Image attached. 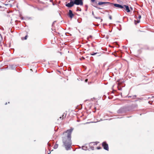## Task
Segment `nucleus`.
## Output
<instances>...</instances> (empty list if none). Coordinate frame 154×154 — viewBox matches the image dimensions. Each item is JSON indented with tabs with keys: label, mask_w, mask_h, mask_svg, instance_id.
Listing matches in <instances>:
<instances>
[{
	"label": "nucleus",
	"mask_w": 154,
	"mask_h": 154,
	"mask_svg": "<svg viewBox=\"0 0 154 154\" xmlns=\"http://www.w3.org/2000/svg\"><path fill=\"white\" fill-rule=\"evenodd\" d=\"M92 15H93V16H94V17L96 19H100V17H95L94 16V12L93 11H92Z\"/></svg>",
	"instance_id": "1a4fd4ad"
},
{
	"label": "nucleus",
	"mask_w": 154,
	"mask_h": 154,
	"mask_svg": "<svg viewBox=\"0 0 154 154\" xmlns=\"http://www.w3.org/2000/svg\"><path fill=\"white\" fill-rule=\"evenodd\" d=\"M136 20H134V23L135 24H136L137 23H138L140 22V20H137V23H136Z\"/></svg>",
	"instance_id": "ddd939ff"
},
{
	"label": "nucleus",
	"mask_w": 154,
	"mask_h": 154,
	"mask_svg": "<svg viewBox=\"0 0 154 154\" xmlns=\"http://www.w3.org/2000/svg\"><path fill=\"white\" fill-rule=\"evenodd\" d=\"M51 153V152H49L48 154H50Z\"/></svg>",
	"instance_id": "c85d7f7f"
},
{
	"label": "nucleus",
	"mask_w": 154,
	"mask_h": 154,
	"mask_svg": "<svg viewBox=\"0 0 154 154\" xmlns=\"http://www.w3.org/2000/svg\"><path fill=\"white\" fill-rule=\"evenodd\" d=\"M143 49L145 50H149V48L148 46L146 45L143 48Z\"/></svg>",
	"instance_id": "9d476101"
},
{
	"label": "nucleus",
	"mask_w": 154,
	"mask_h": 154,
	"mask_svg": "<svg viewBox=\"0 0 154 154\" xmlns=\"http://www.w3.org/2000/svg\"><path fill=\"white\" fill-rule=\"evenodd\" d=\"M2 7L0 5V8H1Z\"/></svg>",
	"instance_id": "7c9ffc66"
},
{
	"label": "nucleus",
	"mask_w": 154,
	"mask_h": 154,
	"mask_svg": "<svg viewBox=\"0 0 154 154\" xmlns=\"http://www.w3.org/2000/svg\"><path fill=\"white\" fill-rule=\"evenodd\" d=\"M130 8H131V9H132V7H131Z\"/></svg>",
	"instance_id": "2f4dec72"
},
{
	"label": "nucleus",
	"mask_w": 154,
	"mask_h": 154,
	"mask_svg": "<svg viewBox=\"0 0 154 154\" xmlns=\"http://www.w3.org/2000/svg\"><path fill=\"white\" fill-rule=\"evenodd\" d=\"M63 116H64V115H63V117H63Z\"/></svg>",
	"instance_id": "72a5a7b5"
},
{
	"label": "nucleus",
	"mask_w": 154,
	"mask_h": 154,
	"mask_svg": "<svg viewBox=\"0 0 154 154\" xmlns=\"http://www.w3.org/2000/svg\"><path fill=\"white\" fill-rule=\"evenodd\" d=\"M27 36L26 35L25 37V38H24V39L25 40H26L27 39Z\"/></svg>",
	"instance_id": "5701e85b"
},
{
	"label": "nucleus",
	"mask_w": 154,
	"mask_h": 154,
	"mask_svg": "<svg viewBox=\"0 0 154 154\" xmlns=\"http://www.w3.org/2000/svg\"><path fill=\"white\" fill-rule=\"evenodd\" d=\"M82 149L84 150H86L87 149V148L85 146H82Z\"/></svg>",
	"instance_id": "2eb2a0df"
},
{
	"label": "nucleus",
	"mask_w": 154,
	"mask_h": 154,
	"mask_svg": "<svg viewBox=\"0 0 154 154\" xmlns=\"http://www.w3.org/2000/svg\"><path fill=\"white\" fill-rule=\"evenodd\" d=\"M60 119H61L62 118V117H60Z\"/></svg>",
	"instance_id": "c756f323"
},
{
	"label": "nucleus",
	"mask_w": 154,
	"mask_h": 154,
	"mask_svg": "<svg viewBox=\"0 0 154 154\" xmlns=\"http://www.w3.org/2000/svg\"><path fill=\"white\" fill-rule=\"evenodd\" d=\"M141 15H139V17H138V18H139V19H140V18H141Z\"/></svg>",
	"instance_id": "393cba45"
},
{
	"label": "nucleus",
	"mask_w": 154,
	"mask_h": 154,
	"mask_svg": "<svg viewBox=\"0 0 154 154\" xmlns=\"http://www.w3.org/2000/svg\"><path fill=\"white\" fill-rule=\"evenodd\" d=\"M115 56H116V55H115Z\"/></svg>",
	"instance_id": "f704fd0d"
},
{
	"label": "nucleus",
	"mask_w": 154,
	"mask_h": 154,
	"mask_svg": "<svg viewBox=\"0 0 154 154\" xmlns=\"http://www.w3.org/2000/svg\"><path fill=\"white\" fill-rule=\"evenodd\" d=\"M136 97V95H135L133 96V98H134V97Z\"/></svg>",
	"instance_id": "b1692460"
},
{
	"label": "nucleus",
	"mask_w": 154,
	"mask_h": 154,
	"mask_svg": "<svg viewBox=\"0 0 154 154\" xmlns=\"http://www.w3.org/2000/svg\"><path fill=\"white\" fill-rule=\"evenodd\" d=\"M94 7H95L97 9H99V10H100V9H102V8H100V7H98L97 6H95L94 5H93Z\"/></svg>",
	"instance_id": "f8f14e48"
},
{
	"label": "nucleus",
	"mask_w": 154,
	"mask_h": 154,
	"mask_svg": "<svg viewBox=\"0 0 154 154\" xmlns=\"http://www.w3.org/2000/svg\"><path fill=\"white\" fill-rule=\"evenodd\" d=\"M104 4H107L108 5H110L111 6H112L113 5L115 7H117L118 8H120L121 9H123L124 8V6L119 4H113L112 3H111L110 2H99L98 4L97 5H102Z\"/></svg>",
	"instance_id": "f03ea898"
},
{
	"label": "nucleus",
	"mask_w": 154,
	"mask_h": 154,
	"mask_svg": "<svg viewBox=\"0 0 154 154\" xmlns=\"http://www.w3.org/2000/svg\"><path fill=\"white\" fill-rule=\"evenodd\" d=\"M91 149L92 150H94V147L93 146H91Z\"/></svg>",
	"instance_id": "4be33fe9"
},
{
	"label": "nucleus",
	"mask_w": 154,
	"mask_h": 154,
	"mask_svg": "<svg viewBox=\"0 0 154 154\" xmlns=\"http://www.w3.org/2000/svg\"><path fill=\"white\" fill-rule=\"evenodd\" d=\"M102 145L104 149L107 151L109 150L108 145L106 142H103L102 143Z\"/></svg>",
	"instance_id": "20e7f679"
},
{
	"label": "nucleus",
	"mask_w": 154,
	"mask_h": 154,
	"mask_svg": "<svg viewBox=\"0 0 154 154\" xmlns=\"http://www.w3.org/2000/svg\"><path fill=\"white\" fill-rule=\"evenodd\" d=\"M68 15L71 19L74 16V14L72 13V11L70 10H69Z\"/></svg>",
	"instance_id": "0eeeda50"
},
{
	"label": "nucleus",
	"mask_w": 154,
	"mask_h": 154,
	"mask_svg": "<svg viewBox=\"0 0 154 154\" xmlns=\"http://www.w3.org/2000/svg\"><path fill=\"white\" fill-rule=\"evenodd\" d=\"M91 1L92 2H95V0H91Z\"/></svg>",
	"instance_id": "a878e982"
},
{
	"label": "nucleus",
	"mask_w": 154,
	"mask_h": 154,
	"mask_svg": "<svg viewBox=\"0 0 154 154\" xmlns=\"http://www.w3.org/2000/svg\"><path fill=\"white\" fill-rule=\"evenodd\" d=\"M123 6H124V8L123 9L126 11L127 12H129L130 11L129 8L128 6L126 5H123Z\"/></svg>",
	"instance_id": "6e6552de"
},
{
	"label": "nucleus",
	"mask_w": 154,
	"mask_h": 154,
	"mask_svg": "<svg viewBox=\"0 0 154 154\" xmlns=\"http://www.w3.org/2000/svg\"><path fill=\"white\" fill-rule=\"evenodd\" d=\"M73 129V128H71L67 130L66 132L63 133V135L62 137L63 142L66 149L67 150L71 149L72 144L71 135Z\"/></svg>",
	"instance_id": "f257e3e1"
},
{
	"label": "nucleus",
	"mask_w": 154,
	"mask_h": 154,
	"mask_svg": "<svg viewBox=\"0 0 154 154\" xmlns=\"http://www.w3.org/2000/svg\"><path fill=\"white\" fill-rule=\"evenodd\" d=\"M5 105L7 104V103L6 102V103H5Z\"/></svg>",
	"instance_id": "473e14b6"
},
{
	"label": "nucleus",
	"mask_w": 154,
	"mask_h": 154,
	"mask_svg": "<svg viewBox=\"0 0 154 154\" xmlns=\"http://www.w3.org/2000/svg\"><path fill=\"white\" fill-rule=\"evenodd\" d=\"M92 37V36L91 35H90L88 37V39L89 38H91Z\"/></svg>",
	"instance_id": "412c9836"
},
{
	"label": "nucleus",
	"mask_w": 154,
	"mask_h": 154,
	"mask_svg": "<svg viewBox=\"0 0 154 154\" xmlns=\"http://www.w3.org/2000/svg\"><path fill=\"white\" fill-rule=\"evenodd\" d=\"M97 149H101V147H98L97 148Z\"/></svg>",
	"instance_id": "6ab92c4d"
},
{
	"label": "nucleus",
	"mask_w": 154,
	"mask_h": 154,
	"mask_svg": "<svg viewBox=\"0 0 154 154\" xmlns=\"http://www.w3.org/2000/svg\"><path fill=\"white\" fill-rule=\"evenodd\" d=\"M88 79H86L85 80V82H87V81H88Z\"/></svg>",
	"instance_id": "bb28decb"
},
{
	"label": "nucleus",
	"mask_w": 154,
	"mask_h": 154,
	"mask_svg": "<svg viewBox=\"0 0 154 154\" xmlns=\"http://www.w3.org/2000/svg\"><path fill=\"white\" fill-rule=\"evenodd\" d=\"M81 9L80 8H77V10H76V11H81Z\"/></svg>",
	"instance_id": "f3484780"
},
{
	"label": "nucleus",
	"mask_w": 154,
	"mask_h": 154,
	"mask_svg": "<svg viewBox=\"0 0 154 154\" xmlns=\"http://www.w3.org/2000/svg\"><path fill=\"white\" fill-rule=\"evenodd\" d=\"M109 19L110 20H111L112 19V17L111 16L109 15Z\"/></svg>",
	"instance_id": "aec40b11"
},
{
	"label": "nucleus",
	"mask_w": 154,
	"mask_h": 154,
	"mask_svg": "<svg viewBox=\"0 0 154 154\" xmlns=\"http://www.w3.org/2000/svg\"><path fill=\"white\" fill-rule=\"evenodd\" d=\"M11 68L12 69H14L15 68V66L14 65H12L11 66Z\"/></svg>",
	"instance_id": "4468645a"
},
{
	"label": "nucleus",
	"mask_w": 154,
	"mask_h": 154,
	"mask_svg": "<svg viewBox=\"0 0 154 154\" xmlns=\"http://www.w3.org/2000/svg\"><path fill=\"white\" fill-rule=\"evenodd\" d=\"M70 1V2H74V1H73V0H69Z\"/></svg>",
	"instance_id": "cd10ccee"
},
{
	"label": "nucleus",
	"mask_w": 154,
	"mask_h": 154,
	"mask_svg": "<svg viewBox=\"0 0 154 154\" xmlns=\"http://www.w3.org/2000/svg\"><path fill=\"white\" fill-rule=\"evenodd\" d=\"M125 112V109L124 108H121L120 109L117 111V113H122Z\"/></svg>",
	"instance_id": "423d86ee"
},
{
	"label": "nucleus",
	"mask_w": 154,
	"mask_h": 154,
	"mask_svg": "<svg viewBox=\"0 0 154 154\" xmlns=\"http://www.w3.org/2000/svg\"><path fill=\"white\" fill-rule=\"evenodd\" d=\"M58 147V144H56L54 146L53 148L54 149H56Z\"/></svg>",
	"instance_id": "9b49d317"
},
{
	"label": "nucleus",
	"mask_w": 154,
	"mask_h": 154,
	"mask_svg": "<svg viewBox=\"0 0 154 154\" xmlns=\"http://www.w3.org/2000/svg\"><path fill=\"white\" fill-rule=\"evenodd\" d=\"M74 4L77 5H83L82 0H74Z\"/></svg>",
	"instance_id": "7ed1b4c3"
},
{
	"label": "nucleus",
	"mask_w": 154,
	"mask_h": 154,
	"mask_svg": "<svg viewBox=\"0 0 154 154\" xmlns=\"http://www.w3.org/2000/svg\"><path fill=\"white\" fill-rule=\"evenodd\" d=\"M98 143V142H97H97H93V143H90V144H91V143H93V144H93V145H96L97 144V143Z\"/></svg>",
	"instance_id": "dca6fc26"
},
{
	"label": "nucleus",
	"mask_w": 154,
	"mask_h": 154,
	"mask_svg": "<svg viewBox=\"0 0 154 154\" xmlns=\"http://www.w3.org/2000/svg\"><path fill=\"white\" fill-rule=\"evenodd\" d=\"M97 54V52H96V53H93L92 54H91V55H95V54Z\"/></svg>",
	"instance_id": "a211bd4d"
},
{
	"label": "nucleus",
	"mask_w": 154,
	"mask_h": 154,
	"mask_svg": "<svg viewBox=\"0 0 154 154\" xmlns=\"http://www.w3.org/2000/svg\"><path fill=\"white\" fill-rule=\"evenodd\" d=\"M115 56H116V55H115Z\"/></svg>",
	"instance_id": "c9c22d12"
},
{
	"label": "nucleus",
	"mask_w": 154,
	"mask_h": 154,
	"mask_svg": "<svg viewBox=\"0 0 154 154\" xmlns=\"http://www.w3.org/2000/svg\"><path fill=\"white\" fill-rule=\"evenodd\" d=\"M74 5V2H70L69 3L66 4V6L68 8H71Z\"/></svg>",
	"instance_id": "39448f33"
}]
</instances>
